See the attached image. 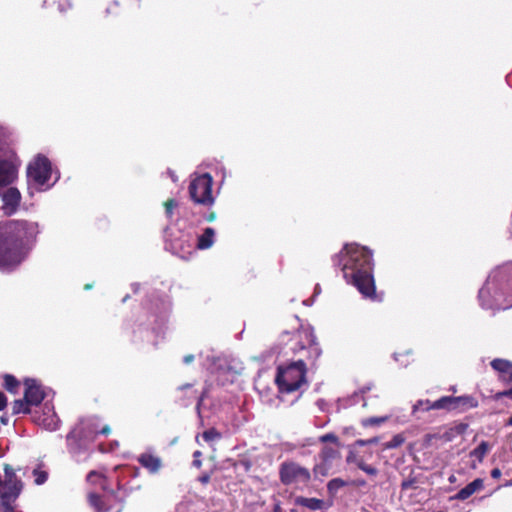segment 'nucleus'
I'll use <instances>...</instances> for the list:
<instances>
[{"label":"nucleus","instance_id":"79ce46f5","mask_svg":"<svg viewBox=\"0 0 512 512\" xmlns=\"http://www.w3.org/2000/svg\"><path fill=\"white\" fill-rule=\"evenodd\" d=\"M502 397H509L512 399V388L508 389V390H505V391H502V392H499L496 394V398L497 399H500Z\"/></svg>","mask_w":512,"mask_h":512},{"label":"nucleus","instance_id":"cd10ccee","mask_svg":"<svg viewBox=\"0 0 512 512\" xmlns=\"http://www.w3.org/2000/svg\"><path fill=\"white\" fill-rule=\"evenodd\" d=\"M52 5H55L57 9L64 13L73 7V0H48Z\"/></svg>","mask_w":512,"mask_h":512},{"label":"nucleus","instance_id":"c85d7f7f","mask_svg":"<svg viewBox=\"0 0 512 512\" xmlns=\"http://www.w3.org/2000/svg\"><path fill=\"white\" fill-rule=\"evenodd\" d=\"M346 485L347 483L341 478H334L328 482L327 488L330 493H336L339 489Z\"/></svg>","mask_w":512,"mask_h":512},{"label":"nucleus","instance_id":"6e6552de","mask_svg":"<svg viewBox=\"0 0 512 512\" xmlns=\"http://www.w3.org/2000/svg\"><path fill=\"white\" fill-rule=\"evenodd\" d=\"M3 490L0 493L1 505L4 508V512H14L13 503L19 497L23 484L6 485L1 484Z\"/></svg>","mask_w":512,"mask_h":512},{"label":"nucleus","instance_id":"1a4fd4ad","mask_svg":"<svg viewBox=\"0 0 512 512\" xmlns=\"http://www.w3.org/2000/svg\"><path fill=\"white\" fill-rule=\"evenodd\" d=\"M25 391L24 398L26 402L31 406H38L45 398V393L42 390L41 386L37 383L35 379H26L24 381Z\"/></svg>","mask_w":512,"mask_h":512},{"label":"nucleus","instance_id":"6ab92c4d","mask_svg":"<svg viewBox=\"0 0 512 512\" xmlns=\"http://www.w3.org/2000/svg\"><path fill=\"white\" fill-rule=\"evenodd\" d=\"M3 470H4V480L2 481V484H6V485L23 484L22 481L20 479H18V477L16 476V472L11 465L4 464Z\"/></svg>","mask_w":512,"mask_h":512},{"label":"nucleus","instance_id":"8fccbe9b","mask_svg":"<svg viewBox=\"0 0 512 512\" xmlns=\"http://www.w3.org/2000/svg\"><path fill=\"white\" fill-rule=\"evenodd\" d=\"M191 387H192V384L187 383V384L181 385V386L178 388V390H179V391H182V390H184V389H188V388H191Z\"/></svg>","mask_w":512,"mask_h":512},{"label":"nucleus","instance_id":"2eb2a0df","mask_svg":"<svg viewBox=\"0 0 512 512\" xmlns=\"http://www.w3.org/2000/svg\"><path fill=\"white\" fill-rule=\"evenodd\" d=\"M483 488V480L480 478H477L473 480L471 483L466 485L464 488L458 491V493L455 495V498L458 500H466L471 495H473L476 491Z\"/></svg>","mask_w":512,"mask_h":512},{"label":"nucleus","instance_id":"4be33fe9","mask_svg":"<svg viewBox=\"0 0 512 512\" xmlns=\"http://www.w3.org/2000/svg\"><path fill=\"white\" fill-rule=\"evenodd\" d=\"M3 379L4 388L10 393H17L20 382L16 379V377L11 374H5Z\"/></svg>","mask_w":512,"mask_h":512},{"label":"nucleus","instance_id":"412c9836","mask_svg":"<svg viewBox=\"0 0 512 512\" xmlns=\"http://www.w3.org/2000/svg\"><path fill=\"white\" fill-rule=\"evenodd\" d=\"M5 150H15L12 146L9 133L7 130L0 126V154Z\"/></svg>","mask_w":512,"mask_h":512},{"label":"nucleus","instance_id":"4d7b16f0","mask_svg":"<svg viewBox=\"0 0 512 512\" xmlns=\"http://www.w3.org/2000/svg\"><path fill=\"white\" fill-rule=\"evenodd\" d=\"M112 8H113V6H109V7L107 8V12H109V13H110V12H111V10H112Z\"/></svg>","mask_w":512,"mask_h":512},{"label":"nucleus","instance_id":"603ef678","mask_svg":"<svg viewBox=\"0 0 512 512\" xmlns=\"http://www.w3.org/2000/svg\"><path fill=\"white\" fill-rule=\"evenodd\" d=\"M215 217H216L215 213H211V214L208 216L207 220H208V221H213V220H215Z\"/></svg>","mask_w":512,"mask_h":512},{"label":"nucleus","instance_id":"a18cd8bd","mask_svg":"<svg viewBox=\"0 0 512 512\" xmlns=\"http://www.w3.org/2000/svg\"><path fill=\"white\" fill-rule=\"evenodd\" d=\"M199 482H201L202 484H207L209 481H210V475L209 474H204L202 476H200L198 478Z\"/></svg>","mask_w":512,"mask_h":512},{"label":"nucleus","instance_id":"f8f14e48","mask_svg":"<svg viewBox=\"0 0 512 512\" xmlns=\"http://www.w3.org/2000/svg\"><path fill=\"white\" fill-rule=\"evenodd\" d=\"M452 411L456 410L459 412H465L468 409L476 408L478 406V401L469 395L464 396H452Z\"/></svg>","mask_w":512,"mask_h":512},{"label":"nucleus","instance_id":"20e7f679","mask_svg":"<svg viewBox=\"0 0 512 512\" xmlns=\"http://www.w3.org/2000/svg\"><path fill=\"white\" fill-rule=\"evenodd\" d=\"M20 166L21 160L15 150H5L0 154V189L15 182Z\"/></svg>","mask_w":512,"mask_h":512},{"label":"nucleus","instance_id":"2f4dec72","mask_svg":"<svg viewBox=\"0 0 512 512\" xmlns=\"http://www.w3.org/2000/svg\"><path fill=\"white\" fill-rule=\"evenodd\" d=\"M33 475H34V478H35L34 482L37 485L44 484L47 481V479H48V473L46 471L35 469L33 471Z\"/></svg>","mask_w":512,"mask_h":512},{"label":"nucleus","instance_id":"0eeeda50","mask_svg":"<svg viewBox=\"0 0 512 512\" xmlns=\"http://www.w3.org/2000/svg\"><path fill=\"white\" fill-rule=\"evenodd\" d=\"M279 477L284 485H291L295 483H307L311 476L307 468L295 462L286 461L280 465Z\"/></svg>","mask_w":512,"mask_h":512},{"label":"nucleus","instance_id":"9d476101","mask_svg":"<svg viewBox=\"0 0 512 512\" xmlns=\"http://www.w3.org/2000/svg\"><path fill=\"white\" fill-rule=\"evenodd\" d=\"M451 405L452 396H444L434 402H430L429 400H420L413 406V412L415 413L420 408H422L425 411H429L432 409L452 411Z\"/></svg>","mask_w":512,"mask_h":512},{"label":"nucleus","instance_id":"37998d69","mask_svg":"<svg viewBox=\"0 0 512 512\" xmlns=\"http://www.w3.org/2000/svg\"><path fill=\"white\" fill-rule=\"evenodd\" d=\"M7 406V397L0 391V411L4 410Z\"/></svg>","mask_w":512,"mask_h":512},{"label":"nucleus","instance_id":"5701e85b","mask_svg":"<svg viewBox=\"0 0 512 512\" xmlns=\"http://www.w3.org/2000/svg\"><path fill=\"white\" fill-rule=\"evenodd\" d=\"M321 458L325 464H331L332 460L340 458V453L332 447H324L321 452Z\"/></svg>","mask_w":512,"mask_h":512},{"label":"nucleus","instance_id":"c756f323","mask_svg":"<svg viewBox=\"0 0 512 512\" xmlns=\"http://www.w3.org/2000/svg\"><path fill=\"white\" fill-rule=\"evenodd\" d=\"M404 443V437L401 434H396L393 438L383 445L384 449H394L401 446Z\"/></svg>","mask_w":512,"mask_h":512},{"label":"nucleus","instance_id":"72a5a7b5","mask_svg":"<svg viewBox=\"0 0 512 512\" xmlns=\"http://www.w3.org/2000/svg\"><path fill=\"white\" fill-rule=\"evenodd\" d=\"M178 206V203L174 199H169L164 203L165 213L168 218H171L173 215V210Z\"/></svg>","mask_w":512,"mask_h":512},{"label":"nucleus","instance_id":"dca6fc26","mask_svg":"<svg viewBox=\"0 0 512 512\" xmlns=\"http://www.w3.org/2000/svg\"><path fill=\"white\" fill-rule=\"evenodd\" d=\"M138 461L143 467L152 473H156L161 467V459L149 453H143L140 455Z\"/></svg>","mask_w":512,"mask_h":512},{"label":"nucleus","instance_id":"c9c22d12","mask_svg":"<svg viewBox=\"0 0 512 512\" xmlns=\"http://www.w3.org/2000/svg\"><path fill=\"white\" fill-rule=\"evenodd\" d=\"M84 429L85 428L83 426H77L74 429H72L67 435V441L77 439L78 437H80Z\"/></svg>","mask_w":512,"mask_h":512},{"label":"nucleus","instance_id":"473e14b6","mask_svg":"<svg viewBox=\"0 0 512 512\" xmlns=\"http://www.w3.org/2000/svg\"><path fill=\"white\" fill-rule=\"evenodd\" d=\"M202 437L205 441L210 442L215 439L221 438V434L214 428L208 429L203 432Z\"/></svg>","mask_w":512,"mask_h":512},{"label":"nucleus","instance_id":"7ed1b4c3","mask_svg":"<svg viewBox=\"0 0 512 512\" xmlns=\"http://www.w3.org/2000/svg\"><path fill=\"white\" fill-rule=\"evenodd\" d=\"M275 382L280 392L290 393L298 390L306 382V364L303 360L278 366Z\"/></svg>","mask_w":512,"mask_h":512},{"label":"nucleus","instance_id":"a211bd4d","mask_svg":"<svg viewBox=\"0 0 512 512\" xmlns=\"http://www.w3.org/2000/svg\"><path fill=\"white\" fill-rule=\"evenodd\" d=\"M295 503L310 510H320L323 507V501L317 498H306L300 496L295 499Z\"/></svg>","mask_w":512,"mask_h":512},{"label":"nucleus","instance_id":"b1692460","mask_svg":"<svg viewBox=\"0 0 512 512\" xmlns=\"http://www.w3.org/2000/svg\"><path fill=\"white\" fill-rule=\"evenodd\" d=\"M88 502L89 504L96 510V512H104V502L100 495L96 493L88 494Z\"/></svg>","mask_w":512,"mask_h":512},{"label":"nucleus","instance_id":"f03ea898","mask_svg":"<svg viewBox=\"0 0 512 512\" xmlns=\"http://www.w3.org/2000/svg\"><path fill=\"white\" fill-rule=\"evenodd\" d=\"M342 260H344L342 271L347 282L353 284L363 296L375 299L371 253L365 247L347 244L336 257L335 262L341 264Z\"/></svg>","mask_w":512,"mask_h":512},{"label":"nucleus","instance_id":"a878e982","mask_svg":"<svg viewBox=\"0 0 512 512\" xmlns=\"http://www.w3.org/2000/svg\"><path fill=\"white\" fill-rule=\"evenodd\" d=\"M489 449H490V446H489L488 442L482 441L479 444V446L477 448H475L470 454H471V456L476 457L479 462H482V460L484 459V457L487 454V452L489 451Z\"/></svg>","mask_w":512,"mask_h":512},{"label":"nucleus","instance_id":"13d9d810","mask_svg":"<svg viewBox=\"0 0 512 512\" xmlns=\"http://www.w3.org/2000/svg\"><path fill=\"white\" fill-rule=\"evenodd\" d=\"M138 470H139L138 468H135V474L134 475H137Z\"/></svg>","mask_w":512,"mask_h":512},{"label":"nucleus","instance_id":"09e8293b","mask_svg":"<svg viewBox=\"0 0 512 512\" xmlns=\"http://www.w3.org/2000/svg\"><path fill=\"white\" fill-rule=\"evenodd\" d=\"M273 512H283L280 503H276L273 508Z\"/></svg>","mask_w":512,"mask_h":512},{"label":"nucleus","instance_id":"bf43d9fd","mask_svg":"<svg viewBox=\"0 0 512 512\" xmlns=\"http://www.w3.org/2000/svg\"><path fill=\"white\" fill-rule=\"evenodd\" d=\"M115 512H121V509L116 510Z\"/></svg>","mask_w":512,"mask_h":512},{"label":"nucleus","instance_id":"4c0bfd02","mask_svg":"<svg viewBox=\"0 0 512 512\" xmlns=\"http://www.w3.org/2000/svg\"><path fill=\"white\" fill-rule=\"evenodd\" d=\"M320 441L325 443V442H333V443H337L338 442V437L333 434V433H328V434H325L323 436L320 437Z\"/></svg>","mask_w":512,"mask_h":512},{"label":"nucleus","instance_id":"de8ad7c7","mask_svg":"<svg viewBox=\"0 0 512 512\" xmlns=\"http://www.w3.org/2000/svg\"><path fill=\"white\" fill-rule=\"evenodd\" d=\"M125 484L118 481V492L114 495L115 498H119L118 493L124 488Z\"/></svg>","mask_w":512,"mask_h":512},{"label":"nucleus","instance_id":"39448f33","mask_svg":"<svg viewBox=\"0 0 512 512\" xmlns=\"http://www.w3.org/2000/svg\"><path fill=\"white\" fill-rule=\"evenodd\" d=\"M213 179L210 174L205 173L193 179L189 185L191 199L202 205H211L214 202L212 197Z\"/></svg>","mask_w":512,"mask_h":512},{"label":"nucleus","instance_id":"052dcab7","mask_svg":"<svg viewBox=\"0 0 512 512\" xmlns=\"http://www.w3.org/2000/svg\"><path fill=\"white\" fill-rule=\"evenodd\" d=\"M291 512H296V510H292Z\"/></svg>","mask_w":512,"mask_h":512},{"label":"nucleus","instance_id":"7c9ffc66","mask_svg":"<svg viewBox=\"0 0 512 512\" xmlns=\"http://www.w3.org/2000/svg\"><path fill=\"white\" fill-rule=\"evenodd\" d=\"M388 419V417H370V418H366V419H363L362 420V425L364 427H368V426H374V425H380L384 422H386Z\"/></svg>","mask_w":512,"mask_h":512},{"label":"nucleus","instance_id":"58836bf2","mask_svg":"<svg viewBox=\"0 0 512 512\" xmlns=\"http://www.w3.org/2000/svg\"><path fill=\"white\" fill-rule=\"evenodd\" d=\"M94 434H103L106 435L110 432L109 426H104L102 429L98 430L97 428H93L92 425H88L87 427Z\"/></svg>","mask_w":512,"mask_h":512},{"label":"nucleus","instance_id":"ea45409f","mask_svg":"<svg viewBox=\"0 0 512 512\" xmlns=\"http://www.w3.org/2000/svg\"><path fill=\"white\" fill-rule=\"evenodd\" d=\"M201 455H202V453L199 450H197L193 453V457H194L193 466H195L196 468H200L202 465V462L200 460Z\"/></svg>","mask_w":512,"mask_h":512},{"label":"nucleus","instance_id":"a19ab883","mask_svg":"<svg viewBox=\"0 0 512 512\" xmlns=\"http://www.w3.org/2000/svg\"><path fill=\"white\" fill-rule=\"evenodd\" d=\"M468 428V424L466 423H460L458 425H456L452 431L455 432L456 434H463L465 433V431L467 430Z\"/></svg>","mask_w":512,"mask_h":512},{"label":"nucleus","instance_id":"bb28decb","mask_svg":"<svg viewBox=\"0 0 512 512\" xmlns=\"http://www.w3.org/2000/svg\"><path fill=\"white\" fill-rule=\"evenodd\" d=\"M87 482L91 484H98L101 487H104L105 484V477L103 474L97 472V471H90L87 475Z\"/></svg>","mask_w":512,"mask_h":512},{"label":"nucleus","instance_id":"c03bdc74","mask_svg":"<svg viewBox=\"0 0 512 512\" xmlns=\"http://www.w3.org/2000/svg\"><path fill=\"white\" fill-rule=\"evenodd\" d=\"M502 473H501V470L499 468H494L492 471H491V477L494 478V479H499L501 477Z\"/></svg>","mask_w":512,"mask_h":512},{"label":"nucleus","instance_id":"3c124183","mask_svg":"<svg viewBox=\"0 0 512 512\" xmlns=\"http://www.w3.org/2000/svg\"><path fill=\"white\" fill-rule=\"evenodd\" d=\"M205 395H206V392H203L202 395L199 397L198 405H197L198 408L200 407Z\"/></svg>","mask_w":512,"mask_h":512},{"label":"nucleus","instance_id":"9b49d317","mask_svg":"<svg viewBox=\"0 0 512 512\" xmlns=\"http://www.w3.org/2000/svg\"><path fill=\"white\" fill-rule=\"evenodd\" d=\"M2 200L5 214L12 215L17 211L21 201V194L17 188L10 187L3 193Z\"/></svg>","mask_w":512,"mask_h":512},{"label":"nucleus","instance_id":"393cba45","mask_svg":"<svg viewBox=\"0 0 512 512\" xmlns=\"http://www.w3.org/2000/svg\"><path fill=\"white\" fill-rule=\"evenodd\" d=\"M33 421L36 424L44 426V427H46L48 429H55V423H54L53 416L44 417V416H41V415H37V413H35L33 415Z\"/></svg>","mask_w":512,"mask_h":512},{"label":"nucleus","instance_id":"6e6d98bb","mask_svg":"<svg viewBox=\"0 0 512 512\" xmlns=\"http://www.w3.org/2000/svg\"><path fill=\"white\" fill-rule=\"evenodd\" d=\"M408 486H409V483H406V482H403V483H402V487H403V488H407Z\"/></svg>","mask_w":512,"mask_h":512},{"label":"nucleus","instance_id":"f257e3e1","mask_svg":"<svg viewBox=\"0 0 512 512\" xmlns=\"http://www.w3.org/2000/svg\"><path fill=\"white\" fill-rule=\"evenodd\" d=\"M39 233L38 224L27 220L0 222V270L13 271L28 256Z\"/></svg>","mask_w":512,"mask_h":512},{"label":"nucleus","instance_id":"5fc2aeb1","mask_svg":"<svg viewBox=\"0 0 512 512\" xmlns=\"http://www.w3.org/2000/svg\"><path fill=\"white\" fill-rule=\"evenodd\" d=\"M507 425L512 426V416L509 418Z\"/></svg>","mask_w":512,"mask_h":512},{"label":"nucleus","instance_id":"f3484780","mask_svg":"<svg viewBox=\"0 0 512 512\" xmlns=\"http://www.w3.org/2000/svg\"><path fill=\"white\" fill-rule=\"evenodd\" d=\"M215 231L213 228L207 227L203 234L198 237L197 247L199 249H208L214 242Z\"/></svg>","mask_w":512,"mask_h":512},{"label":"nucleus","instance_id":"aec40b11","mask_svg":"<svg viewBox=\"0 0 512 512\" xmlns=\"http://www.w3.org/2000/svg\"><path fill=\"white\" fill-rule=\"evenodd\" d=\"M31 405L26 402V399L23 397V399L15 400L12 403V413L13 414H30L31 411Z\"/></svg>","mask_w":512,"mask_h":512},{"label":"nucleus","instance_id":"423d86ee","mask_svg":"<svg viewBox=\"0 0 512 512\" xmlns=\"http://www.w3.org/2000/svg\"><path fill=\"white\" fill-rule=\"evenodd\" d=\"M52 167L49 159L38 155L27 167V178L38 186H44L51 178Z\"/></svg>","mask_w":512,"mask_h":512},{"label":"nucleus","instance_id":"ddd939ff","mask_svg":"<svg viewBox=\"0 0 512 512\" xmlns=\"http://www.w3.org/2000/svg\"><path fill=\"white\" fill-rule=\"evenodd\" d=\"M491 366L500 373L502 380L512 382V362L504 359H494Z\"/></svg>","mask_w":512,"mask_h":512},{"label":"nucleus","instance_id":"49530a36","mask_svg":"<svg viewBox=\"0 0 512 512\" xmlns=\"http://www.w3.org/2000/svg\"><path fill=\"white\" fill-rule=\"evenodd\" d=\"M194 360V356L192 354L186 355L183 359L185 364H190Z\"/></svg>","mask_w":512,"mask_h":512},{"label":"nucleus","instance_id":"e433bc0d","mask_svg":"<svg viewBox=\"0 0 512 512\" xmlns=\"http://www.w3.org/2000/svg\"><path fill=\"white\" fill-rule=\"evenodd\" d=\"M378 442H379L378 437H373V438H370L367 440L358 439L355 441L354 446H365V445H370V444H377Z\"/></svg>","mask_w":512,"mask_h":512},{"label":"nucleus","instance_id":"4468645a","mask_svg":"<svg viewBox=\"0 0 512 512\" xmlns=\"http://www.w3.org/2000/svg\"><path fill=\"white\" fill-rule=\"evenodd\" d=\"M346 462L348 464L354 463L358 466L359 469L367 473L368 475L375 476L378 473V470L370 465L365 464L362 458H360L356 451L353 449H350L347 457Z\"/></svg>","mask_w":512,"mask_h":512},{"label":"nucleus","instance_id":"864d4df0","mask_svg":"<svg viewBox=\"0 0 512 512\" xmlns=\"http://www.w3.org/2000/svg\"><path fill=\"white\" fill-rule=\"evenodd\" d=\"M91 288H92V285H91V284H86V285L84 286V289H85V290H88V289H91Z\"/></svg>","mask_w":512,"mask_h":512},{"label":"nucleus","instance_id":"f704fd0d","mask_svg":"<svg viewBox=\"0 0 512 512\" xmlns=\"http://www.w3.org/2000/svg\"><path fill=\"white\" fill-rule=\"evenodd\" d=\"M330 464H325L323 461L321 464L315 466L314 472L315 474H320L321 476H327L329 474Z\"/></svg>","mask_w":512,"mask_h":512}]
</instances>
